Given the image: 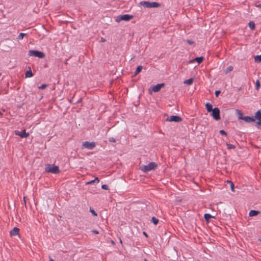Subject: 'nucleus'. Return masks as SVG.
I'll return each mask as SVG.
<instances>
[{
	"label": "nucleus",
	"mask_w": 261,
	"mask_h": 261,
	"mask_svg": "<svg viewBox=\"0 0 261 261\" xmlns=\"http://www.w3.org/2000/svg\"><path fill=\"white\" fill-rule=\"evenodd\" d=\"M45 172L53 174H57L60 172V169L58 166L54 164H47L45 168Z\"/></svg>",
	"instance_id": "1"
},
{
	"label": "nucleus",
	"mask_w": 261,
	"mask_h": 261,
	"mask_svg": "<svg viewBox=\"0 0 261 261\" xmlns=\"http://www.w3.org/2000/svg\"><path fill=\"white\" fill-rule=\"evenodd\" d=\"M158 165L155 162H150L147 165L143 166L141 167V170L144 172H147L152 170L155 169Z\"/></svg>",
	"instance_id": "2"
},
{
	"label": "nucleus",
	"mask_w": 261,
	"mask_h": 261,
	"mask_svg": "<svg viewBox=\"0 0 261 261\" xmlns=\"http://www.w3.org/2000/svg\"><path fill=\"white\" fill-rule=\"evenodd\" d=\"M28 55L30 57H36L40 59L43 58L45 57V55L43 52L36 50H29Z\"/></svg>",
	"instance_id": "3"
},
{
	"label": "nucleus",
	"mask_w": 261,
	"mask_h": 261,
	"mask_svg": "<svg viewBox=\"0 0 261 261\" xmlns=\"http://www.w3.org/2000/svg\"><path fill=\"white\" fill-rule=\"evenodd\" d=\"M140 4L146 8H158L160 6V4L157 2L143 1Z\"/></svg>",
	"instance_id": "4"
},
{
	"label": "nucleus",
	"mask_w": 261,
	"mask_h": 261,
	"mask_svg": "<svg viewBox=\"0 0 261 261\" xmlns=\"http://www.w3.org/2000/svg\"><path fill=\"white\" fill-rule=\"evenodd\" d=\"M96 146V143L94 142L85 141L82 145V148H86L89 150L93 149Z\"/></svg>",
	"instance_id": "5"
},
{
	"label": "nucleus",
	"mask_w": 261,
	"mask_h": 261,
	"mask_svg": "<svg viewBox=\"0 0 261 261\" xmlns=\"http://www.w3.org/2000/svg\"><path fill=\"white\" fill-rule=\"evenodd\" d=\"M134 18V16L129 14H124L122 15L118 16L115 19V21L120 22V21H129V20L133 19Z\"/></svg>",
	"instance_id": "6"
},
{
	"label": "nucleus",
	"mask_w": 261,
	"mask_h": 261,
	"mask_svg": "<svg viewBox=\"0 0 261 261\" xmlns=\"http://www.w3.org/2000/svg\"><path fill=\"white\" fill-rule=\"evenodd\" d=\"M220 110L218 108H215L212 111L211 115L215 120H219L220 119Z\"/></svg>",
	"instance_id": "7"
},
{
	"label": "nucleus",
	"mask_w": 261,
	"mask_h": 261,
	"mask_svg": "<svg viewBox=\"0 0 261 261\" xmlns=\"http://www.w3.org/2000/svg\"><path fill=\"white\" fill-rule=\"evenodd\" d=\"M167 121L180 122L182 121V118L178 116L172 115L166 119Z\"/></svg>",
	"instance_id": "8"
},
{
	"label": "nucleus",
	"mask_w": 261,
	"mask_h": 261,
	"mask_svg": "<svg viewBox=\"0 0 261 261\" xmlns=\"http://www.w3.org/2000/svg\"><path fill=\"white\" fill-rule=\"evenodd\" d=\"M15 134L16 136H19L21 138H27L29 136V134L28 133H26L25 129H23L21 132H19L18 130H15Z\"/></svg>",
	"instance_id": "9"
},
{
	"label": "nucleus",
	"mask_w": 261,
	"mask_h": 261,
	"mask_svg": "<svg viewBox=\"0 0 261 261\" xmlns=\"http://www.w3.org/2000/svg\"><path fill=\"white\" fill-rule=\"evenodd\" d=\"M165 86V84L161 83V84H158L152 88V90L154 92H159L161 89L163 87H164Z\"/></svg>",
	"instance_id": "10"
},
{
	"label": "nucleus",
	"mask_w": 261,
	"mask_h": 261,
	"mask_svg": "<svg viewBox=\"0 0 261 261\" xmlns=\"http://www.w3.org/2000/svg\"><path fill=\"white\" fill-rule=\"evenodd\" d=\"M254 117L258 120V121L256 122V124L261 126V112L260 110L256 112Z\"/></svg>",
	"instance_id": "11"
},
{
	"label": "nucleus",
	"mask_w": 261,
	"mask_h": 261,
	"mask_svg": "<svg viewBox=\"0 0 261 261\" xmlns=\"http://www.w3.org/2000/svg\"><path fill=\"white\" fill-rule=\"evenodd\" d=\"M239 119L244 120L246 122H251L255 121V119L253 117L244 116V117H239Z\"/></svg>",
	"instance_id": "12"
},
{
	"label": "nucleus",
	"mask_w": 261,
	"mask_h": 261,
	"mask_svg": "<svg viewBox=\"0 0 261 261\" xmlns=\"http://www.w3.org/2000/svg\"><path fill=\"white\" fill-rule=\"evenodd\" d=\"M204 60V58L203 57H196L195 59L191 60L190 61L189 63H193L194 62H197L198 64H200Z\"/></svg>",
	"instance_id": "13"
},
{
	"label": "nucleus",
	"mask_w": 261,
	"mask_h": 261,
	"mask_svg": "<svg viewBox=\"0 0 261 261\" xmlns=\"http://www.w3.org/2000/svg\"><path fill=\"white\" fill-rule=\"evenodd\" d=\"M19 231V229L16 227L13 228L10 232V234L11 236H15L18 234Z\"/></svg>",
	"instance_id": "14"
},
{
	"label": "nucleus",
	"mask_w": 261,
	"mask_h": 261,
	"mask_svg": "<svg viewBox=\"0 0 261 261\" xmlns=\"http://www.w3.org/2000/svg\"><path fill=\"white\" fill-rule=\"evenodd\" d=\"M260 212L259 211H258L251 210L249 212V216L250 217L255 216H256V215H258L259 214H260Z\"/></svg>",
	"instance_id": "15"
},
{
	"label": "nucleus",
	"mask_w": 261,
	"mask_h": 261,
	"mask_svg": "<svg viewBox=\"0 0 261 261\" xmlns=\"http://www.w3.org/2000/svg\"><path fill=\"white\" fill-rule=\"evenodd\" d=\"M205 107L208 112H211L214 110L212 105L208 102L205 104Z\"/></svg>",
	"instance_id": "16"
},
{
	"label": "nucleus",
	"mask_w": 261,
	"mask_h": 261,
	"mask_svg": "<svg viewBox=\"0 0 261 261\" xmlns=\"http://www.w3.org/2000/svg\"><path fill=\"white\" fill-rule=\"evenodd\" d=\"M33 75V73L30 68L29 70H28L26 71L25 74V76L27 78L32 77Z\"/></svg>",
	"instance_id": "17"
},
{
	"label": "nucleus",
	"mask_w": 261,
	"mask_h": 261,
	"mask_svg": "<svg viewBox=\"0 0 261 261\" xmlns=\"http://www.w3.org/2000/svg\"><path fill=\"white\" fill-rule=\"evenodd\" d=\"M193 81H194V79H192V78H190L189 79L185 80L184 82V83L185 84H187V85H191L193 83Z\"/></svg>",
	"instance_id": "18"
},
{
	"label": "nucleus",
	"mask_w": 261,
	"mask_h": 261,
	"mask_svg": "<svg viewBox=\"0 0 261 261\" xmlns=\"http://www.w3.org/2000/svg\"><path fill=\"white\" fill-rule=\"evenodd\" d=\"M254 61L256 63H260L261 62V55L256 56L254 57Z\"/></svg>",
	"instance_id": "19"
},
{
	"label": "nucleus",
	"mask_w": 261,
	"mask_h": 261,
	"mask_svg": "<svg viewBox=\"0 0 261 261\" xmlns=\"http://www.w3.org/2000/svg\"><path fill=\"white\" fill-rule=\"evenodd\" d=\"M142 69V66L141 65L138 66L134 73L135 75L138 74Z\"/></svg>",
	"instance_id": "20"
},
{
	"label": "nucleus",
	"mask_w": 261,
	"mask_h": 261,
	"mask_svg": "<svg viewBox=\"0 0 261 261\" xmlns=\"http://www.w3.org/2000/svg\"><path fill=\"white\" fill-rule=\"evenodd\" d=\"M212 216L210 214H205L204 215V218L206 221L208 222L209 219L211 218H212Z\"/></svg>",
	"instance_id": "21"
},
{
	"label": "nucleus",
	"mask_w": 261,
	"mask_h": 261,
	"mask_svg": "<svg viewBox=\"0 0 261 261\" xmlns=\"http://www.w3.org/2000/svg\"><path fill=\"white\" fill-rule=\"evenodd\" d=\"M99 181V179L98 178V177H95L93 180H90L88 182H87L86 183L87 185L88 184H91L92 183H93V182H96V183H98Z\"/></svg>",
	"instance_id": "22"
},
{
	"label": "nucleus",
	"mask_w": 261,
	"mask_h": 261,
	"mask_svg": "<svg viewBox=\"0 0 261 261\" xmlns=\"http://www.w3.org/2000/svg\"><path fill=\"white\" fill-rule=\"evenodd\" d=\"M151 221L154 225H156L159 223V219L154 217H153L151 218Z\"/></svg>",
	"instance_id": "23"
},
{
	"label": "nucleus",
	"mask_w": 261,
	"mask_h": 261,
	"mask_svg": "<svg viewBox=\"0 0 261 261\" xmlns=\"http://www.w3.org/2000/svg\"><path fill=\"white\" fill-rule=\"evenodd\" d=\"M233 69V66H229V67H228L225 71V73L226 74L228 73V72H229L230 71H231Z\"/></svg>",
	"instance_id": "24"
},
{
	"label": "nucleus",
	"mask_w": 261,
	"mask_h": 261,
	"mask_svg": "<svg viewBox=\"0 0 261 261\" xmlns=\"http://www.w3.org/2000/svg\"><path fill=\"white\" fill-rule=\"evenodd\" d=\"M226 146L227 147V149H228L236 148V146L234 145L230 144H229L228 143H226Z\"/></svg>",
	"instance_id": "25"
},
{
	"label": "nucleus",
	"mask_w": 261,
	"mask_h": 261,
	"mask_svg": "<svg viewBox=\"0 0 261 261\" xmlns=\"http://www.w3.org/2000/svg\"><path fill=\"white\" fill-rule=\"evenodd\" d=\"M249 27L251 30H253L255 28V23L253 21H250L249 23Z\"/></svg>",
	"instance_id": "26"
},
{
	"label": "nucleus",
	"mask_w": 261,
	"mask_h": 261,
	"mask_svg": "<svg viewBox=\"0 0 261 261\" xmlns=\"http://www.w3.org/2000/svg\"><path fill=\"white\" fill-rule=\"evenodd\" d=\"M26 35L27 34L25 33H21L18 35L17 39L19 40L22 39L23 38L24 36H26Z\"/></svg>",
	"instance_id": "27"
},
{
	"label": "nucleus",
	"mask_w": 261,
	"mask_h": 261,
	"mask_svg": "<svg viewBox=\"0 0 261 261\" xmlns=\"http://www.w3.org/2000/svg\"><path fill=\"white\" fill-rule=\"evenodd\" d=\"M260 86V82H259V80H257L255 83V89L256 90H258Z\"/></svg>",
	"instance_id": "28"
},
{
	"label": "nucleus",
	"mask_w": 261,
	"mask_h": 261,
	"mask_svg": "<svg viewBox=\"0 0 261 261\" xmlns=\"http://www.w3.org/2000/svg\"><path fill=\"white\" fill-rule=\"evenodd\" d=\"M227 182L230 184V188L232 191H234V186L231 181L228 180Z\"/></svg>",
	"instance_id": "29"
},
{
	"label": "nucleus",
	"mask_w": 261,
	"mask_h": 261,
	"mask_svg": "<svg viewBox=\"0 0 261 261\" xmlns=\"http://www.w3.org/2000/svg\"><path fill=\"white\" fill-rule=\"evenodd\" d=\"M90 212L92 214V215H93V216H96L97 215V213L95 212V211L93 209H92V208H90Z\"/></svg>",
	"instance_id": "30"
},
{
	"label": "nucleus",
	"mask_w": 261,
	"mask_h": 261,
	"mask_svg": "<svg viewBox=\"0 0 261 261\" xmlns=\"http://www.w3.org/2000/svg\"><path fill=\"white\" fill-rule=\"evenodd\" d=\"M47 85L46 84H42L41 86H40L38 88L40 89H44L47 87Z\"/></svg>",
	"instance_id": "31"
},
{
	"label": "nucleus",
	"mask_w": 261,
	"mask_h": 261,
	"mask_svg": "<svg viewBox=\"0 0 261 261\" xmlns=\"http://www.w3.org/2000/svg\"><path fill=\"white\" fill-rule=\"evenodd\" d=\"M219 132L221 135L227 136L226 132L223 129L220 130Z\"/></svg>",
	"instance_id": "32"
},
{
	"label": "nucleus",
	"mask_w": 261,
	"mask_h": 261,
	"mask_svg": "<svg viewBox=\"0 0 261 261\" xmlns=\"http://www.w3.org/2000/svg\"><path fill=\"white\" fill-rule=\"evenodd\" d=\"M186 42L190 45H192L194 43V42L191 40H187Z\"/></svg>",
	"instance_id": "33"
},
{
	"label": "nucleus",
	"mask_w": 261,
	"mask_h": 261,
	"mask_svg": "<svg viewBox=\"0 0 261 261\" xmlns=\"http://www.w3.org/2000/svg\"><path fill=\"white\" fill-rule=\"evenodd\" d=\"M220 93H221V91L220 90H216L215 92V94L216 97H218L219 95V94H220Z\"/></svg>",
	"instance_id": "34"
},
{
	"label": "nucleus",
	"mask_w": 261,
	"mask_h": 261,
	"mask_svg": "<svg viewBox=\"0 0 261 261\" xmlns=\"http://www.w3.org/2000/svg\"><path fill=\"white\" fill-rule=\"evenodd\" d=\"M101 188L104 190H108V186L107 185H103L101 186Z\"/></svg>",
	"instance_id": "35"
},
{
	"label": "nucleus",
	"mask_w": 261,
	"mask_h": 261,
	"mask_svg": "<svg viewBox=\"0 0 261 261\" xmlns=\"http://www.w3.org/2000/svg\"><path fill=\"white\" fill-rule=\"evenodd\" d=\"M238 114L239 115V117H242H242H244V116H243V114H242V113L240 111H239Z\"/></svg>",
	"instance_id": "36"
},
{
	"label": "nucleus",
	"mask_w": 261,
	"mask_h": 261,
	"mask_svg": "<svg viewBox=\"0 0 261 261\" xmlns=\"http://www.w3.org/2000/svg\"><path fill=\"white\" fill-rule=\"evenodd\" d=\"M92 232L95 234H98L99 232L97 230H92Z\"/></svg>",
	"instance_id": "37"
},
{
	"label": "nucleus",
	"mask_w": 261,
	"mask_h": 261,
	"mask_svg": "<svg viewBox=\"0 0 261 261\" xmlns=\"http://www.w3.org/2000/svg\"><path fill=\"white\" fill-rule=\"evenodd\" d=\"M109 141L110 142H114V138H111L109 139Z\"/></svg>",
	"instance_id": "38"
},
{
	"label": "nucleus",
	"mask_w": 261,
	"mask_h": 261,
	"mask_svg": "<svg viewBox=\"0 0 261 261\" xmlns=\"http://www.w3.org/2000/svg\"><path fill=\"white\" fill-rule=\"evenodd\" d=\"M143 233L146 237H148L147 234L145 231H143Z\"/></svg>",
	"instance_id": "39"
},
{
	"label": "nucleus",
	"mask_w": 261,
	"mask_h": 261,
	"mask_svg": "<svg viewBox=\"0 0 261 261\" xmlns=\"http://www.w3.org/2000/svg\"><path fill=\"white\" fill-rule=\"evenodd\" d=\"M256 7H258V8H261V4L258 5H257Z\"/></svg>",
	"instance_id": "40"
},
{
	"label": "nucleus",
	"mask_w": 261,
	"mask_h": 261,
	"mask_svg": "<svg viewBox=\"0 0 261 261\" xmlns=\"http://www.w3.org/2000/svg\"><path fill=\"white\" fill-rule=\"evenodd\" d=\"M119 241H120V244H122V240H121V239L120 238H119Z\"/></svg>",
	"instance_id": "41"
},
{
	"label": "nucleus",
	"mask_w": 261,
	"mask_h": 261,
	"mask_svg": "<svg viewBox=\"0 0 261 261\" xmlns=\"http://www.w3.org/2000/svg\"><path fill=\"white\" fill-rule=\"evenodd\" d=\"M101 41L104 42L105 41V40L103 38H101Z\"/></svg>",
	"instance_id": "42"
},
{
	"label": "nucleus",
	"mask_w": 261,
	"mask_h": 261,
	"mask_svg": "<svg viewBox=\"0 0 261 261\" xmlns=\"http://www.w3.org/2000/svg\"><path fill=\"white\" fill-rule=\"evenodd\" d=\"M48 261H54L52 258H50Z\"/></svg>",
	"instance_id": "43"
},
{
	"label": "nucleus",
	"mask_w": 261,
	"mask_h": 261,
	"mask_svg": "<svg viewBox=\"0 0 261 261\" xmlns=\"http://www.w3.org/2000/svg\"><path fill=\"white\" fill-rule=\"evenodd\" d=\"M111 242H112V244H114V241H112Z\"/></svg>",
	"instance_id": "44"
},
{
	"label": "nucleus",
	"mask_w": 261,
	"mask_h": 261,
	"mask_svg": "<svg viewBox=\"0 0 261 261\" xmlns=\"http://www.w3.org/2000/svg\"><path fill=\"white\" fill-rule=\"evenodd\" d=\"M23 200L25 201V197H23Z\"/></svg>",
	"instance_id": "45"
},
{
	"label": "nucleus",
	"mask_w": 261,
	"mask_h": 261,
	"mask_svg": "<svg viewBox=\"0 0 261 261\" xmlns=\"http://www.w3.org/2000/svg\"><path fill=\"white\" fill-rule=\"evenodd\" d=\"M145 261H147V259H145Z\"/></svg>",
	"instance_id": "46"
},
{
	"label": "nucleus",
	"mask_w": 261,
	"mask_h": 261,
	"mask_svg": "<svg viewBox=\"0 0 261 261\" xmlns=\"http://www.w3.org/2000/svg\"><path fill=\"white\" fill-rule=\"evenodd\" d=\"M1 114V112H0V115Z\"/></svg>",
	"instance_id": "47"
},
{
	"label": "nucleus",
	"mask_w": 261,
	"mask_h": 261,
	"mask_svg": "<svg viewBox=\"0 0 261 261\" xmlns=\"http://www.w3.org/2000/svg\"><path fill=\"white\" fill-rule=\"evenodd\" d=\"M1 75V73H0V75Z\"/></svg>",
	"instance_id": "48"
}]
</instances>
